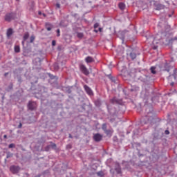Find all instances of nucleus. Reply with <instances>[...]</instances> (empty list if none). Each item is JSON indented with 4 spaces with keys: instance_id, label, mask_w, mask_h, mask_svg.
Returning a JSON list of instances; mask_svg holds the SVG:
<instances>
[{
    "instance_id": "obj_24",
    "label": "nucleus",
    "mask_w": 177,
    "mask_h": 177,
    "mask_svg": "<svg viewBox=\"0 0 177 177\" xmlns=\"http://www.w3.org/2000/svg\"><path fill=\"white\" fill-rule=\"evenodd\" d=\"M55 6L56 9H60V3H57Z\"/></svg>"
},
{
    "instance_id": "obj_42",
    "label": "nucleus",
    "mask_w": 177,
    "mask_h": 177,
    "mask_svg": "<svg viewBox=\"0 0 177 177\" xmlns=\"http://www.w3.org/2000/svg\"><path fill=\"white\" fill-rule=\"evenodd\" d=\"M22 45H24V40L22 41Z\"/></svg>"
},
{
    "instance_id": "obj_40",
    "label": "nucleus",
    "mask_w": 177,
    "mask_h": 177,
    "mask_svg": "<svg viewBox=\"0 0 177 177\" xmlns=\"http://www.w3.org/2000/svg\"><path fill=\"white\" fill-rule=\"evenodd\" d=\"M153 49H157V46H154V47H153Z\"/></svg>"
},
{
    "instance_id": "obj_5",
    "label": "nucleus",
    "mask_w": 177,
    "mask_h": 177,
    "mask_svg": "<svg viewBox=\"0 0 177 177\" xmlns=\"http://www.w3.org/2000/svg\"><path fill=\"white\" fill-rule=\"evenodd\" d=\"M10 171L12 174H17L19 171H20V167H19L18 166L13 165L10 167Z\"/></svg>"
},
{
    "instance_id": "obj_14",
    "label": "nucleus",
    "mask_w": 177,
    "mask_h": 177,
    "mask_svg": "<svg viewBox=\"0 0 177 177\" xmlns=\"http://www.w3.org/2000/svg\"><path fill=\"white\" fill-rule=\"evenodd\" d=\"M28 37H30L28 32L25 33L24 35V41H26V39H28Z\"/></svg>"
},
{
    "instance_id": "obj_27",
    "label": "nucleus",
    "mask_w": 177,
    "mask_h": 177,
    "mask_svg": "<svg viewBox=\"0 0 177 177\" xmlns=\"http://www.w3.org/2000/svg\"><path fill=\"white\" fill-rule=\"evenodd\" d=\"M52 46H56V41H55V40L52 41Z\"/></svg>"
},
{
    "instance_id": "obj_29",
    "label": "nucleus",
    "mask_w": 177,
    "mask_h": 177,
    "mask_svg": "<svg viewBox=\"0 0 177 177\" xmlns=\"http://www.w3.org/2000/svg\"><path fill=\"white\" fill-rule=\"evenodd\" d=\"M49 149H50V146L48 145L46 147V151H49Z\"/></svg>"
},
{
    "instance_id": "obj_9",
    "label": "nucleus",
    "mask_w": 177,
    "mask_h": 177,
    "mask_svg": "<svg viewBox=\"0 0 177 177\" xmlns=\"http://www.w3.org/2000/svg\"><path fill=\"white\" fill-rule=\"evenodd\" d=\"M118 6L121 10H124V9H125V4L124 3H120Z\"/></svg>"
},
{
    "instance_id": "obj_32",
    "label": "nucleus",
    "mask_w": 177,
    "mask_h": 177,
    "mask_svg": "<svg viewBox=\"0 0 177 177\" xmlns=\"http://www.w3.org/2000/svg\"><path fill=\"white\" fill-rule=\"evenodd\" d=\"M165 133H166V135H169V131L168 130H166Z\"/></svg>"
},
{
    "instance_id": "obj_45",
    "label": "nucleus",
    "mask_w": 177,
    "mask_h": 177,
    "mask_svg": "<svg viewBox=\"0 0 177 177\" xmlns=\"http://www.w3.org/2000/svg\"><path fill=\"white\" fill-rule=\"evenodd\" d=\"M153 42H156V39H154Z\"/></svg>"
},
{
    "instance_id": "obj_19",
    "label": "nucleus",
    "mask_w": 177,
    "mask_h": 177,
    "mask_svg": "<svg viewBox=\"0 0 177 177\" xmlns=\"http://www.w3.org/2000/svg\"><path fill=\"white\" fill-rule=\"evenodd\" d=\"M35 39V37L34 35H32L30 37V42L31 43L34 42Z\"/></svg>"
},
{
    "instance_id": "obj_22",
    "label": "nucleus",
    "mask_w": 177,
    "mask_h": 177,
    "mask_svg": "<svg viewBox=\"0 0 177 177\" xmlns=\"http://www.w3.org/2000/svg\"><path fill=\"white\" fill-rule=\"evenodd\" d=\"M46 30L47 31H50V30H52V28H50V26H48V24H46Z\"/></svg>"
},
{
    "instance_id": "obj_34",
    "label": "nucleus",
    "mask_w": 177,
    "mask_h": 177,
    "mask_svg": "<svg viewBox=\"0 0 177 177\" xmlns=\"http://www.w3.org/2000/svg\"><path fill=\"white\" fill-rule=\"evenodd\" d=\"M8 74H9V73H6L4 74L5 77H6V76L8 75Z\"/></svg>"
},
{
    "instance_id": "obj_15",
    "label": "nucleus",
    "mask_w": 177,
    "mask_h": 177,
    "mask_svg": "<svg viewBox=\"0 0 177 177\" xmlns=\"http://www.w3.org/2000/svg\"><path fill=\"white\" fill-rule=\"evenodd\" d=\"M104 133H106V135L109 136V135H112L113 133V131L111 130H105L104 131Z\"/></svg>"
},
{
    "instance_id": "obj_31",
    "label": "nucleus",
    "mask_w": 177,
    "mask_h": 177,
    "mask_svg": "<svg viewBox=\"0 0 177 177\" xmlns=\"http://www.w3.org/2000/svg\"><path fill=\"white\" fill-rule=\"evenodd\" d=\"M23 127V124L21 123H20L18 126V128H21Z\"/></svg>"
},
{
    "instance_id": "obj_10",
    "label": "nucleus",
    "mask_w": 177,
    "mask_h": 177,
    "mask_svg": "<svg viewBox=\"0 0 177 177\" xmlns=\"http://www.w3.org/2000/svg\"><path fill=\"white\" fill-rule=\"evenodd\" d=\"M115 171H116L117 174H121V167H120V165L115 167Z\"/></svg>"
},
{
    "instance_id": "obj_46",
    "label": "nucleus",
    "mask_w": 177,
    "mask_h": 177,
    "mask_svg": "<svg viewBox=\"0 0 177 177\" xmlns=\"http://www.w3.org/2000/svg\"><path fill=\"white\" fill-rule=\"evenodd\" d=\"M174 39H177V38L176 37Z\"/></svg>"
},
{
    "instance_id": "obj_2",
    "label": "nucleus",
    "mask_w": 177,
    "mask_h": 177,
    "mask_svg": "<svg viewBox=\"0 0 177 177\" xmlns=\"http://www.w3.org/2000/svg\"><path fill=\"white\" fill-rule=\"evenodd\" d=\"M80 71H82V73H83V74H84V75H88L89 71H88V68H86V66H85V65H84V64L80 65Z\"/></svg>"
},
{
    "instance_id": "obj_11",
    "label": "nucleus",
    "mask_w": 177,
    "mask_h": 177,
    "mask_svg": "<svg viewBox=\"0 0 177 177\" xmlns=\"http://www.w3.org/2000/svg\"><path fill=\"white\" fill-rule=\"evenodd\" d=\"M130 57L132 60H135V59H136V54L135 53H130Z\"/></svg>"
},
{
    "instance_id": "obj_25",
    "label": "nucleus",
    "mask_w": 177,
    "mask_h": 177,
    "mask_svg": "<svg viewBox=\"0 0 177 177\" xmlns=\"http://www.w3.org/2000/svg\"><path fill=\"white\" fill-rule=\"evenodd\" d=\"M97 27H99V24L98 23H95L94 24V28L96 29V28H97Z\"/></svg>"
},
{
    "instance_id": "obj_36",
    "label": "nucleus",
    "mask_w": 177,
    "mask_h": 177,
    "mask_svg": "<svg viewBox=\"0 0 177 177\" xmlns=\"http://www.w3.org/2000/svg\"><path fill=\"white\" fill-rule=\"evenodd\" d=\"M38 13H39V15H41L42 14V12H41V11H39Z\"/></svg>"
},
{
    "instance_id": "obj_3",
    "label": "nucleus",
    "mask_w": 177,
    "mask_h": 177,
    "mask_svg": "<svg viewBox=\"0 0 177 177\" xmlns=\"http://www.w3.org/2000/svg\"><path fill=\"white\" fill-rule=\"evenodd\" d=\"M28 107L29 110H35V109H37V102L30 101Z\"/></svg>"
},
{
    "instance_id": "obj_28",
    "label": "nucleus",
    "mask_w": 177,
    "mask_h": 177,
    "mask_svg": "<svg viewBox=\"0 0 177 177\" xmlns=\"http://www.w3.org/2000/svg\"><path fill=\"white\" fill-rule=\"evenodd\" d=\"M12 156H13L12 153H8L7 154V158H9L12 157Z\"/></svg>"
},
{
    "instance_id": "obj_30",
    "label": "nucleus",
    "mask_w": 177,
    "mask_h": 177,
    "mask_svg": "<svg viewBox=\"0 0 177 177\" xmlns=\"http://www.w3.org/2000/svg\"><path fill=\"white\" fill-rule=\"evenodd\" d=\"M53 149H56V144H53L50 146Z\"/></svg>"
},
{
    "instance_id": "obj_6",
    "label": "nucleus",
    "mask_w": 177,
    "mask_h": 177,
    "mask_svg": "<svg viewBox=\"0 0 177 177\" xmlns=\"http://www.w3.org/2000/svg\"><path fill=\"white\" fill-rule=\"evenodd\" d=\"M13 32L14 31H13V29H12V28H8L6 32L7 38L8 39L10 38Z\"/></svg>"
},
{
    "instance_id": "obj_4",
    "label": "nucleus",
    "mask_w": 177,
    "mask_h": 177,
    "mask_svg": "<svg viewBox=\"0 0 177 177\" xmlns=\"http://www.w3.org/2000/svg\"><path fill=\"white\" fill-rule=\"evenodd\" d=\"M93 139L95 142H100L102 139H103V135H101L100 133H97L94 134Z\"/></svg>"
},
{
    "instance_id": "obj_1",
    "label": "nucleus",
    "mask_w": 177,
    "mask_h": 177,
    "mask_svg": "<svg viewBox=\"0 0 177 177\" xmlns=\"http://www.w3.org/2000/svg\"><path fill=\"white\" fill-rule=\"evenodd\" d=\"M16 17V14L11 12L6 15L5 20L6 21H10L11 20H13L15 17Z\"/></svg>"
},
{
    "instance_id": "obj_26",
    "label": "nucleus",
    "mask_w": 177,
    "mask_h": 177,
    "mask_svg": "<svg viewBox=\"0 0 177 177\" xmlns=\"http://www.w3.org/2000/svg\"><path fill=\"white\" fill-rule=\"evenodd\" d=\"M57 36L60 37V29L57 30Z\"/></svg>"
},
{
    "instance_id": "obj_23",
    "label": "nucleus",
    "mask_w": 177,
    "mask_h": 177,
    "mask_svg": "<svg viewBox=\"0 0 177 177\" xmlns=\"http://www.w3.org/2000/svg\"><path fill=\"white\" fill-rule=\"evenodd\" d=\"M111 103H115V102H117V100L115 99V97L113 98L112 100H111Z\"/></svg>"
},
{
    "instance_id": "obj_33",
    "label": "nucleus",
    "mask_w": 177,
    "mask_h": 177,
    "mask_svg": "<svg viewBox=\"0 0 177 177\" xmlns=\"http://www.w3.org/2000/svg\"><path fill=\"white\" fill-rule=\"evenodd\" d=\"M102 30H103V28H99V31H100V32H102Z\"/></svg>"
},
{
    "instance_id": "obj_37",
    "label": "nucleus",
    "mask_w": 177,
    "mask_h": 177,
    "mask_svg": "<svg viewBox=\"0 0 177 177\" xmlns=\"http://www.w3.org/2000/svg\"><path fill=\"white\" fill-rule=\"evenodd\" d=\"M94 31H95V32H98V30H96V29H95Z\"/></svg>"
},
{
    "instance_id": "obj_12",
    "label": "nucleus",
    "mask_w": 177,
    "mask_h": 177,
    "mask_svg": "<svg viewBox=\"0 0 177 177\" xmlns=\"http://www.w3.org/2000/svg\"><path fill=\"white\" fill-rule=\"evenodd\" d=\"M164 8V6L161 5V4H158V6H156V10H161V9Z\"/></svg>"
},
{
    "instance_id": "obj_38",
    "label": "nucleus",
    "mask_w": 177,
    "mask_h": 177,
    "mask_svg": "<svg viewBox=\"0 0 177 177\" xmlns=\"http://www.w3.org/2000/svg\"><path fill=\"white\" fill-rule=\"evenodd\" d=\"M111 81H114V77L111 78Z\"/></svg>"
},
{
    "instance_id": "obj_39",
    "label": "nucleus",
    "mask_w": 177,
    "mask_h": 177,
    "mask_svg": "<svg viewBox=\"0 0 177 177\" xmlns=\"http://www.w3.org/2000/svg\"><path fill=\"white\" fill-rule=\"evenodd\" d=\"M69 138H73V136H71V134H69Z\"/></svg>"
},
{
    "instance_id": "obj_13",
    "label": "nucleus",
    "mask_w": 177,
    "mask_h": 177,
    "mask_svg": "<svg viewBox=\"0 0 177 177\" xmlns=\"http://www.w3.org/2000/svg\"><path fill=\"white\" fill-rule=\"evenodd\" d=\"M15 52L16 53H19L20 52V46H15Z\"/></svg>"
},
{
    "instance_id": "obj_35",
    "label": "nucleus",
    "mask_w": 177,
    "mask_h": 177,
    "mask_svg": "<svg viewBox=\"0 0 177 177\" xmlns=\"http://www.w3.org/2000/svg\"><path fill=\"white\" fill-rule=\"evenodd\" d=\"M3 138H4L5 139H6V138H8V136L4 135Z\"/></svg>"
},
{
    "instance_id": "obj_17",
    "label": "nucleus",
    "mask_w": 177,
    "mask_h": 177,
    "mask_svg": "<svg viewBox=\"0 0 177 177\" xmlns=\"http://www.w3.org/2000/svg\"><path fill=\"white\" fill-rule=\"evenodd\" d=\"M151 72L152 73V74H156V67L151 66Z\"/></svg>"
},
{
    "instance_id": "obj_44",
    "label": "nucleus",
    "mask_w": 177,
    "mask_h": 177,
    "mask_svg": "<svg viewBox=\"0 0 177 177\" xmlns=\"http://www.w3.org/2000/svg\"><path fill=\"white\" fill-rule=\"evenodd\" d=\"M17 1V2H19L20 0H16Z\"/></svg>"
},
{
    "instance_id": "obj_21",
    "label": "nucleus",
    "mask_w": 177,
    "mask_h": 177,
    "mask_svg": "<svg viewBox=\"0 0 177 177\" xmlns=\"http://www.w3.org/2000/svg\"><path fill=\"white\" fill-rule=\"evenodd\" d=\"M8 147L9 149H13V147H15V144H10Z\"/></svg>"
},
{
    "instance_id": "obj_43",
    "label": "nucleus",
    "mask_w": 177,
    "mask_h": 177,
    "mask_svg": "<svg viewBox=\"0 0 177 177\" xmlns=\"http://www.w3.org/2000/svg\"><path fill=\"white\" fill-rule=\"evenodd\" d=\"M171 86H174V83H171Z\"/></svg>"
},
{
    "instance_id": "obj_16",
    "label": "nucleus",
    "mask_w": 177,
    "mask_h": 177,
    "mask_svg": "<svg viewBox=\"0 0 177 177\" xmlns=\"http://www.w3.org/2000/svg\"><path fill=\"white\" fill-rule=\"evenodd\" d=\"M77 38H83L84 37V33L82 32H78L77 35Z\"/></svg>"
},
{
    "instance_id": "obj_7",
    "label": "nucleus",
    "mask_w": 177,
    "mask_h": 177,
    "mask_svg": "<svg viewBox=\"0 0 177 177\" xmlns=\"http://www.w3.org/2000/svg\"><path fill=\"white\" fill-rule=\"evenodd\" d=\"M86 63H93L95 62V59L91 56H88L85 58Z\"/></svg>"
},
{
    "instance_id": "obj_41",
    "label": "nucleus",
    "mask_w": 177,
    "mask_h": 177,
    "mask_svg": "<svg viewBox=\"0 0 177 177\" xmlns=\"http://www.w3.org/2000/svg\"><path fill=\"white\" fill-rule=\"evenodd\" d=\"M59 26H63V24H62V22L59 24Z\"/></svg>"
},
{
    "instance_id": "obj_8",
    "label": "nucleus",
    "mask_w": 177,
    "mask_h": 177,
    "mask_svg": "<svg viewBox=\"0 0 177 177\" xmlns=\"http://www.w3.org/2000/svg\"><path fill=\"white\" fill-rule=\"evenodd\" d=\"M84 88L88 95H92V90L91 89V88H89V86L84 85Z\"/></svg>"
},
{
    "instance_id": "obj_18",
    "label": "nucleus",
    "mask_w": 177,
    "mask_h": 177,
    "mask_svg": "<svg viewBox=\"0 0 177 177\" xmlns=\"http://www.w3.org/2000/svg\"><path fill=\"white\" fill-rule=\"evenodd\" d=\"M102 130L104 131V132L107 130V124H102Z\"/></svg>"
},
{
    "instance_id": "obj_20",
    "label": "nucleus",
    "mask_w": 177,
    "mask_h": 177,
    "mask_svg": "<svg viewBox=\"0 0 177 177\" xmlns=\"http://www.w3.org/2000/svg\"><path fill=\"white\" fill-rule=\"evenodd\" d=\"M97 175L98 176H103V173H102V171H98V172L97 173Z\"/></svg>"
}]
</instances>
